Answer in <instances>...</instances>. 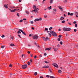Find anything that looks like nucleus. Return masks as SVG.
Masks as SVG:
<instances>
[{
    "label": "nucleus",
    "mask_w": 78,
    "mask_h": 78,
    "mask_svg": "<svg viewBox=\"0 0 78 78\" xmlns=\"http://www.w3.org/2000/svg\"><path fill=\"white\" fill-rule=\"evenodd\" d=\"M76 23V21H74L73 22V23L74 24H75Z\"/></svg>",
    "instance_id": "nucleus-51"
},
{
    "label": "nucleus",
    "mask_w": 78,
    "mask_h": 78,
    "mask_svg": "<svg viewBox=\"0 0 78 78\" xmlns=\"http://www.w3.org/2000/svg\"><path fill=\"white\" fill-rule=\"evenodd\" d=\"M48 9H49V10H50V9H51V6H50V7H49L48 8Z\"/></svg>",
    "instance_id": "nucleus-15"
},
{
    "label": "nucleus",
    "mask_w": 78,
    "mask_h": 78,
    "mask_svg": "<svg viewBox=\"0 0 78 78\" xmlns=\"http://www.w3.org/2000/svg\"><path fill=\"white\" fill-rule=\"evenodd\" d=\"M17 33H18V34H19V33H21V32L20 31H18L17 32Z\"/></svg>",
    "instance_id": "nucleus-38"
},
{
    "label": "nucleus",
    "mask_w": 78,
    "mask_h": 78,
    "mask_svg": "<svg viewBox=\"0 0 78 78\" xmlns=\"http://www.w3.org/2000/svg\"><path fill=\"white\" fill-rule=\"evenodd\" d=\"M28 53V54H30V51H28L27 52Z\"/></svg>",
    "instance_id": "nucleus-58"
},
{
    "label": "nucleus",
    "mask_w": 78,
    "mask_h": 78,
    "mask_svg": "<svg viewBox=\"0 0 78 78\" xmlns=\"http://www.w3.org/2000/svg\"><path fill=\"white\" fill-rule=\"evenodd\" d=\"M58 41H60V38H58Z\"/></svg>",
    "instance_id": "nucleus-49"
},
{
    "label": "nucleus",
    "mask_w": 78,
    "mask_h": 78,
    "mask_svg": "<svg viewBox=\"0 0 78 78\" xmlns=\"http://www.w3.org/2000/svg\"><path fill=\"white\" fill-rule=\"evenodd\" d=\"M33 54H30V56H31V57H32L33 56Z\"/></svg>",
    "instance_id": "nucleus-57"
},
{
    "label": "nucleus",
    "mask_w": 78,
    "mask_h": 78,
    "mask_svg": "<svg viewBox=\"0 0 78 78\" xmlns=\"http://www.w3.org/2000/svg\"><path fill=\"white\" fill-rule=\"evenodd\" d=\"M50 78H55V77L51 76H50Z\"/></svg>",
    "instance_id": "nucleus-23"
},
{
    "label": "nucleus",
    "mask_w": 78,
    "mask_h": 78,
    "mask_svg": "<svg viewBox=\"0 0 78 78\" xmlns=\"http://www.w3.org/2000/svg\"><path fill=\"white\" fill-rule=\"evenodd\" d=\"M60 43L61 45H62V42L61 41L60 42Z\"/></svg>",
    "instance_id": "nucleus-44"
},
{
    "label": "nucleus",
    "mask_w": 78,
    "mask_h": 78,
    "mask_svg": "<svg viewBox=\"0 0 78 78\" xmlns=\"http://www.w3.org/2000/svg\"><path fill=\"white\" fill-rule=\"evenodd\" d=\"M31 28L32 30H34V27H32Z\"/></svg>",
    "instance_id": "nucleus-63"
},
{
    "label": "nucleus",
    "mask_w": 78,
    "mask_h": 78,
    "mask_svg": "<svg viewBox=\"0 0 78 78\" xmlns=\"http://www.w3.org/2000/svg\"><path fill=\"white\" fill-rule=\"evenodd\" d=\"M70 12H68V16H69L70 15Z\"/></svg>",
    "instance_id": "nucleus-52"
},
{
    "label": "nucleus",
    "mask_w": 78,
    "mask_h": 78,
    "mask_svg": "<svg viewBox=\"0 0 78 78\" xmlns=\"http://www.w3.org/2000/svg\"><path fill=\"white\" fill-rule=\"evenodd\" d=\"M28 67V66L27 65V64H25L24 65H23L22 66V69H26L27 67Z\"/></svg>",
    "instance_id": "nucleus-2"
},
{
    "label": "nucleus",
    "mask_w": 78,
    "mask_h": 78,
    "mask_svg": "<svg viewBox=\"0 0 78 78\" xmlns=\"http://www.w3.org/2000/svg\"><path fill=\"white\" fill-rule=\"evenodd\" d=\"M65 2H66V3H67V0H65Z\"/></svg>",
    "instance_id": "nucleus-59"
},
{
    "label": "nucleus",
    "mask_w": 78,
    "mask_h": 78,
    "mask_svg": "<svg viewBox=\"0 0 78 78\" xmlns=\"http://www.w3.org/2000/svg\"><path fill=\"white\" fill-rule=\"evenodd\" d=\"M44 56H47V54L46 53L44 54Z\"/></svg>",
    "instance_id": "nucleus-54"
},
{
    "label": "nucleus",
    "mask_w": 78,
    "mask_h": 78,
    "mask_svg": "<svg viewBox=\"0 0 78 78\" xmlns=\"http://www.w3.org/2000/svg\"><path fill=\"white\" fill-rule=\"evenodd\" d=\"M53 2V0H50V4L52 3Z\"/></svg>",
    "instance_id": "nucleus-19"
},
{
    "label": "nucleus",
    "mask_w": 78,
    "mask_h": 78,
    "mask_svg": "<svg viewBox=\"0 0 78 78\" xmlns=\"http://www.w3.org/2000/svg\"><path fill=\"white\" fill-rule=\"evenodd\" d=\"M40 78H43V77L42 76H40Z\"/></svg>",
    "instance_id": "nucleus-64"
},
{
    "label": "nucleus",
    "mask_w": 78,
    "mask_h": 78,
    "mask_svg": "<svg viewBox=\"0 0 78 78\" xmlns=\"http://www.w3.org/2000/svg\"><path fill=\"white\" fill-rule=\"evenodd\" d=\"M74 31L75 32H76V29H74Z\"/></svg>",
    "instance_id": "nucleus-45"
},
{
    "label": "nucleus",
    "mask_w": 78,
    "mask_h": 78,
    "mask_svg": "<svg viewBox=\"0 0 78 78\" xmlns=\"http://www.w3.org/2000/svg\"><path fill=\"white\" fill-rule=\"evenodd\" d=\"M42 55H40V57H42Z\"/></svg>",
    "instance_id": "nucleus-60"
},
{
    "label": "nucleus",
    "mask_w": 78,
    "mask_h": 78,
    "mask_svg": "<svg viewBox=\"0 0 78 78\" xmlns=\"http://www.w3.org/2000/svg\"><path fill=\"white\" fill-rule=\"evenodd\" d=\"M23 20H27V19L24 18V19H23Z\"/></svg>",
    "instance_id": "nucleus-61"
},
{
    "label": "nucleus",
    "mask_w": 78,
    "mask_h": 78,
    "mask_svg": "<svg viewBox=\"0 0 78 78\" xmlns=\"http://www.w3.org/2000/svg\"><path fill=\"white\" fill-rule=\"evenodd\" d=\"M53 11H56V9H53Z\"/></svg>",
    "instance_id": "nucleus-47"
},
{
    "label": "nucleus",
    "mask_w": 78,
    "mask_h": 78,
    "mask_svg": "<svg viewBox=\"0 0 78 78\" xmlns=\"http://www.w3.org/2000/svg\"><path fill=\"white\" fill-rule=\"evenodd\" d=\"M26 12L27 14H30V12L27 11H26Z\"/></svg>",
    "instance_id": "nucleus-21"
},
{
    "label": "nucleus",
    "mask_w": 78,
    "mask_h": 78,
    "mask_svg": "<svg viewBox=\"0 0 78 78\" xmlns=\"http://www.w3.org/2000/svg\"><path fill=\"white\" fill-rule=\"evenodd\" d=\"M45 30H46V31H48V29L47 28H45Z\"/></svg>",
    "instance_id": "nucleus-29"
},
{
    "label": "nucleus",
    "mask_w": 78,
    "mask_h": 78,
    "mask_svg": "<svg viewBox=\"0 0 78 78\" xmlns=\"http://www.w3.org/2000/svg\"><path fill=\"white\" fill-rule=\"evenodd\" d=\"M53 49L55 51H57V50H58V48H54V47H53Z\"/></svg>",
    "instance_id": "nucleus-10"
},
{
    "label": "nucleus",
    "mask_w": 78,
    "mask_h": 78,
    "mask_svg": "<svg viewBox=\"0 0 78 78\" xmlns=\"http://www.w3.org/2000/svg\"><path fill=\"white\" fill-rule=\"evenodd\" d=\"M2 37H5V35H3L2 36Z\"/></svg>",
    "instance_id": "nucleus-41"
},
{
    "label": "nucleus",
    "mask_w": 78,
    "mask_h": 78,
    "mask_svg": "<svg viewBox=\"0 0 78 78\" xmlns=\"http://www.w3.org/2000/svg\"><path fill=\"white\" fill-rule=\"evenodd\" d=\"M42 68L43 69H44V68H46V69H47L48 68H49V66H44L43 67H42Z\"/></svg>",
    "instance_id": "nucleus-9"
},
{
    "label": "nucleus",
    "mask_w": 78,
    "mask_h": 78,
    "mask_svg": "<svg viewBox=\"0 0 78 78\" xmlns=\"http://www.w3.org/2000/svg\"><path fill=\"white\" fill-rule=\"evenodd\" d=\"M58 8L59 9H61L62 11H63V9H62V8L61 7H58Z\"/></svg>",
    "instance_id": "nucleus-17"
},
{
    "label": "nucleus",
    "mask_w": 78,
    "mask_h": 78,
    "mask_svg": "<svg viewBox=\"0 0 78 78\" xmlns=\"http://www.w3.org/2000/svg\"><path fill=\"white\" fill-rule=\"evenodd\" d=\"M62 23H65V21L64 20L62 21Z\"/></svg>",
    "instance_id": "nucleus-32"
},
{
    "label": "nucleus",
    "mask_w": 78,
    "mask_h": 78,
    "mask_svg": "<svg viewBox=\"0 0 78 78\" xmlns=\"http://www.w3.org/2000/svg\"><path fill=\"white\" fill-rule=\"evenodd\" d=\"M47 15H45L44 16V18H47Z\"/></svg>",
    "instance_id": "nucleus-30"
},
{
    "label": "nucleus",
    "mask_w": 78,
    "mask_h": 78,
    "mask_svg": "<svg viewBox=\"0 0 78 78\" xmlns=\"http://www.w3.org/2000/svg\"><path fill=\"white\" fill-rule=\"evenodd\" d=\"M49 70L50 72H51V73L52 71H51V69H49Z\"/></svg>",
    "instance_id": "nucleus-42"
},
{
    "label": "nucleus",
    "mask_w": 78,
    "mask_h": 78,
    "mask_svg": "<svg viewBox=\"0 0 78 78\" xmlns=\"http://www.w3.org/2000/svg\"><path fill=\"white\" fill-rule=\"evenodd\" d=\"M23 22V20H21L20 21V22Z\"/></svg>",
    "instance_id": "nucleus-48"
},
{
    "label": "nucleus",
    "mask_w": 78,
    "mask_h": 78,
    "mask_svg": "<svg viewBox=\"0 0 78 78\" xmlns=\"http://www.w3.org/2000/svg\"><path fill=\"white\" fill-rule=\"evenodd\" d=\"M75 27H76V28H77V24H76L75 25Z\"/></svg>",
    "instance_id": "nucleus-34"
},
{
    "label": "nucleus",
    "mask_w": 78,
    "mask_h": 78,
    "mask_svg": "<svg viewBox=\"0 0 78 78\" xmlns=\"http://www.w3.org/2000/svg\"><path fill=\"white\" fill-rule=\"evenodd\" d=\"M37 75V72H35L34 73V75H35V76H36Z\"/></svg>",
    "instance_id": "nucleus-25"
},
{
    "label": "nucleus",
    "mask_w": 78,
    "mask_h": 78,
    "mask_svg": "<svg viewBox=\"0 0 78 78\" xmlns=\"http://www.w3.org/2000/svg\"><path fill=\"white\" fill-rule=\"evenodd\" d=\"M44 62L45 63H46L47 64H48V63H49V62L47 61H44Z\"/></svg>",
    "instance_id": "nucleus-31"
},
{
    "label": "nucleus",
    "mask_w": 78,
    "mask_h": 78,
    "mask_svg": "<svg viewBox=\"0 0 78 78\" xmlns=\"http://www.w3.org/2000/svg\"><path fill=\"white\" fill-rule=\"evenodd\" d=\"M4 6L5 8H8V6H7V5L5 4L4 5Z\"/></svg>",
    "instance_id": "nucleus-14"
},
{
    "label": "nucleus",
    "mask_w": 78,
    "mask_h": 78,
    "mask_svg": "<svg viewBox=\"0 0 78 78\" xmlns=\"http://www.w3.org/2000/svg\"><path fill=\"white\" fill-rule=\"evenodd\" d=\"M37 58V56H35L34 57V59H36Z\"/></svg>",
    "instance_id": "nucleus-53"
},
{
    "label": "nucleus",
    "mask_w": 78,
    "mask_h": 78,
    "mask_svg": "<svg viewBox=\"0 0 78 78\" xmlns=\"http://www.w3.org/2000/svg\"><path fill=\"white\" fill-rule=\"evenodd\" d=\"M10 46H11L12 47H14V45L13 44H11L10 45Z\"/></svg>",
    "instance_id": "nucleus-22"
},
{
    "label": "nucleus",
    "mask_w": 78,
    "mask_h": 78,
    "mask_svg": "<svg viewBox=\"0 0 78 78\" xmlns=\"http://www.w3.org/2000/svg\"><path fill=\"white\" fill-rule=\"evenodd\" d=\"M61 37H62V35H60L58 36V37L59 38H61Z\"/></svg>",
    "instance_id": "nucleus-28"
},
{
    "label": "nucleus",
    "mask_w": 78,
    "mask_h": 78,
    "mask_svg": "<svg viewBox=\"0 0 78 78\" xmlns=\"http://www.w3.org/2000/svg\"><path fill=\"white\" fill-rule=\"evenodd\" d=\"M5 45H1V48H2V49H3L4 48H5Z\"/></svg>",
    "instance_id": "nucleus-13"
},
{
    "label": "nucleus",
    "mask_w": 78,
    "mask_h": 78,
    "mask_svg": "<svg viewBox=\"0 0 78 78\" xmlns=\"http://www.w3.org/2000/svg\"><path fill=\"white\" fill-rule=\"evenodd\" d=\"M46 77H47V78H49L50 76H48V75H47L46 76Z\"/></svg>",
    "instance_id": "nucleus-33"
},
{
    "label": "nucleus",
    "mask_w": 78,
    "mask_h": 78,
    "mask_svg": "<svg viewBox=\"0 0 78 78\" xmlns=\"http://www.w3.org/2000/svg\"><path fill=\"white\" fill-rule=\"evenodd\" d=\"M46 50H48V51H50V48H45Z\"/></svg>",
    "instance_id": "nucleus-20"
},
{
    "label": "nucleus",
    "mask_w": 78,
    "mask_h": 78,
    "mask_svg": "<svg viewBox=\"0 0 78 78\" xmlns=\"http://www.w3.org/2000/svg\"><path fill=\"white\" fill-rule=\"evenodd\" d=\"M33 38L34 39H38V37L37 35H34L33 36Z\"/></svg>",
    "instance_id": "nucleus-3"
},
{
    "label": "nucleus",
    "mask_w": 78,
    "mask_h": 78,
    "mask_svg": "<svg viewBox=\"0 0 78 78\" xmlns=\"http://www.w3.org/2000/svg\"><path fill=\"white\" fill-rule=\"evenodd\" d=\"M17 16L18 17H19L20 15H19V13H17Z\"/></svg>",
    "instance_id": "nucleus-39"
},
{
    "label": "nucleus",
    "mask_w": 78,
    "mask_h": 78,
    "mask_svg": "<svg viewBox=\"0 0 78 78\" xmlns=\"http://www.w3.org/2000/svg\"><path fill=\"white\" fill-rule=\"evenodd\" d=\"M16 9H14L13 10H12L10 11V12H14L16 11Z\"/></svg>",
    "instance_id": "nucleus-11"
},
{
    "label": "nucleus",
    "mask_w": 78,
    "mask_h": 78,
    "mask_svg": "<svg viewBox=\"0 0 78 78\" xmlns=\"http://www.w3.org/2000/svg\"><path fill=\"white\" fill-rule=\"evenodd\" d=\"M42 20V18H39V19H37L35 20L34 22H36L37 21H39V20Z\"/></svg>",
    "instance_id": "nucleus-6"
},
{
    "label": "nucleus",
    "mask_w": 78,
    "mask_h": 78,
    "mask_svg": "<svg viewBox=\"0 0 78 78\" xmlns=\"http://www.w3.org/2000/svg\"><path fill=\"white\" fill-rule=\"evenodd\" d=\"M64 18L63 17H61V18L60 20H64Z\"/></svg>",
    "instance_id": "nucleus-24"
},
{
    "label": "nucleus",
    "mask_w": 78,
    "mask_h": 78,
    "mask_svg": "<svg viewBox=\"0 0 78 78\" xmlns=\"http://www.w3.org/2000/svg\"><path fill=\"white\" fill-rule=\"evenodd\" d=\"M71 29L70 28H67L66 27H64L63 28V30L64 31H70Z\"/></svg>",
    "instance_id": "nucleus-1"
},
{
    "label": "nucleus",
    "mask_w": 78,
    "mask_h": 78,
    "mask_svg": "<svg viewBox=\"0 0 78 78\" xmlns=\"http://www.w3.org/2000/svg\"><path fill=\"white\" fill-rule=\"evenodd\" d=\"M61 29H58L59 31H61Z\"/></svg>",
    "instance_id": "nucleus-56"
},
{
    "label": "nucleus",
    "mask_w": 78,
    "mask_h": 78,
    "mask_svg": "<svg viewBox=\"0 0 78 78\" xmlns=\"http://www.w3.org/2000/svg\"><path fill=\"white\" fill-rule=\"evenodd\" d=\"M48 34L49 35V36H50V37L51 36V34H50V33H49V34Z\"/></svg>",
    "instance_id": "nucleus-46"
},
{
    "label": "nucleus",
    "mask_w": 78,
    "mask_h": 78,
    "mask_svg": "<svg viewBox=\"0 0 78 78\" xmlns=\"http://www.w3.org/2000/svg\"><path fill=\"white\" fill-rule=\"evenodd\" d=\"M36 46L37 47H38V48H40V46H39V45H36Z\"/></svg>",
    "instance_id": "nucleus-43"
},
{
    "label": "nucleus",
    "mask_w": 78,
    "mask_h": 78,
    "mask_svg": "<svg viewBox=\"0 0 78 78\" xmlns=\"http://www.w3.org/2000/svg\"><path fill=\"white\" fill-rule=\"evenodd\" d=\"M52 65H53V66H54V67H58V65H57V64H56V63H53L52 64Z\"/></svg>",
    "instance_id": "nucleus-8"
},
{
    "label": "nucleus",
    "mask_w": 78,
    "mask_h": 78,
    "mask_svg": "<svg viewBox=\"0 0 78 78\" xmlns=\"http://www.w3.org/2000/svg\"><path fill=\"white\" fill-rule=\"evenodd\" d=\"M33 7L34 9L35 10L37 9V8L36 7V6L33 5Z\"/></svg>",
    "instance_id": "nucleus-12"
},
{
    "label": "nucleus",
    "mask_w": 78,
    "mask_h": 78,
    "mask_svg": "<svg viewBox=\"0 0 78 78\" xmlns=\"http://www.w3.org/2000/svg\"><path fill=\"white\" fill-rule=\"evenodd\" d=\"M52 30V27H50L49 28V30Z\"/></svg>",
    "instance_id": "nucleus-36"
},
{
    "label": "nucleus",
    "mask_w": 78,
    "mask_h": 78,
    "mask_svg": "<svg viewBox=\"0 0 78 78\" xmlns=\"http://www.w3.org/2000/svg\"><path fill=\"white\" fill-rule=\"evenodd\" d=\"M9 66V67H12V65H11V64H10Z\"/></svg>",
    "instance_id": "nucleus-26"
},
{
    "label": "nucleus",
    "mask_w": 78,
    "mask_h": 78,
    "mask_svg": "<svg viewBox=\"0 0 78 78\" xmlns=\"http://www.w3.org/2000/svg\"><path fill=\"white\" fill-rule=\"evenodd\" d=\"M33 62V61H32V60L31 59H30V62Z\"/></svg>",
    "instance_id": "nucleus-50"
},
{
    "label": "nucleus",
    "mask_w": 78,
    "mask_h": 78,
    "mask_svg": "<svg viewBox=\"0 0 78 78\" xmlns=\"http://www.w3.org/2000/svg\"><path fill=\"white\" fill-rule=\"evenodd\" d=\"M52 35L53 36H57L56 33L54 31L52 33Z\"/></svg>",
    "instance_id": "nucleus-5"
},
{
    "label": "nucleus",
    "mask_w": 78,
    "mask_h": 78,
    "mask_svg": "<svg viewBox=\"0 0 78 78\" xmlns=\"http://www.w3.org/2000/svg\"><path fill=\"white\" fill-rule=\"evenodd\" d=\"M43 39L44 41H46L47 40H49V38H48V37H46V38L44 37H43Z\"/></svg>",
    "instance_id": "nucleus-4"
},
{
    "label": "nucleus",
    "mask_w": 78,
    "mask_h": 78,
    "mask_svg": "<svg viewBox=\"0 0 78 78\" xmlns=\"http://www.w3.org/2000/svg\"><path fill=\"white\" fill-rule=\"evenodd\" d=\"M29 22L31 24H33V21L30 20Z\"/></svg>",
    "instance_id": "nucleus-16"
},
{
    "label": "nucleus",
    "mask_w": 78,
    "mask_h": 78,
    "mask_svg": "<svg viewBox=\"0 0 78 78\" xmlns=\"http://www.w3.org/2000/svg\"><path fill=\"white\" fill-rule=\"evenodd\" d=\"M57 46H58V47H60V46L59 44H58L57 45Z\"/></svg>",
    "instance_id": "nucleus-62"
},
{
    "label": "nucleus",
    "mask_w": 78,
    "mask_h": 78,
    "mask_svg": "<svg viewBox=\"0 0 78 78\" xmlns=\"http://www.w3.org/2000/svg\"><path fill=\"white\" fill-rule=\"evenodd\" d=\"M73 15V13H71L70 14V15L71 16H72Z\"/></svg>",
    "instance_id": "nucleus-40"
},
{
    "label": "nucleus",
    "mask_w": 78,
    "mask_h": 78,
    "mask_svg": "<svg viewBox=\"0 0 78 78\" xmlns=\"http://www.w3.org/2000/svg\"><path fill=\"white\" fill-rule=\"evenodd\" d=\"M53 31H52V30H50V31H49V32H50V33H51V34H52V33H53Z\"/></svg>",
    "instance_id": "nucleus-27"
},
{
    "label": "nucleus",
    "mask_w": 78,
    "mask_h": 78,
    "mask_svg": "<svg viewBox=\"0 0 78 78\" xmlns=\"http://www.w3.org/2000/svg\"><path fill=\"white\" fill-rule=\"evenodd\" d=\"M58 73H61V72H62V71H61V70H58Z\"/></svg>",
    "instance_id": "nucleus-18"
},
{
    "label": "nucleus",
    "mask_w": 78,
    "mask_h": 78,
    "mask_svg": "<svg viewBox=\"0 0 78 78\" xmlns=\"http://www.w3.org/2000/svg\"><path fill=\"white\" fill-rule=\"evenodd\" d=\"M27 64L28 65V66H30V62H28Z\"/></svg>",
    "instance_id": "nucleus-37"
},
{
    "label": "nucleus",
    "mask_w": 78,
    "mask_h": 78,
    "mask_svg": "<svg viewBox=\"0 0 78 78\" xmlns=\"http://www.w3.org/2000/svg\"><path fill=\"white\" fill-rule=\"evenodd\" d=\"M68 24H69V25H72V24H71V23H68Z\"/></svg>",
    "instance_id": "nucleus-55"
},
{
    "label": "nucleus",
    "mask_w": 78,
    "mask_h": 78,
    "mask_svg": "<svg viewBox=\"0 0 78 78\" xmlns=\"http://www.w3.org/2000/svg\"><path fill=\"white\" fill-rule=\"evenodd\" d=\"M35 10V12H37H37H38V10H37V9H36Z\"/></svg>",
    "instance_id": "nucleus-35"
},
{
    "label": "nucleus",
    "mask_w": 78,
    "mask_h": 78,
    "mask_svg": "<svg viewBox=\"0 0 78 78\" xmlns=\"http://www.w3.org/2000/svg\"><path fill=\"white\" fill-rule=\"evenodd\" d=\"M19 30L20 31H21V32H22V34H24L25 36H26V34H25V33L23 31V30H21L20 29H19Z\"/></svg>",
    "instance_id": "nucleus-7"
}]
</instances>
